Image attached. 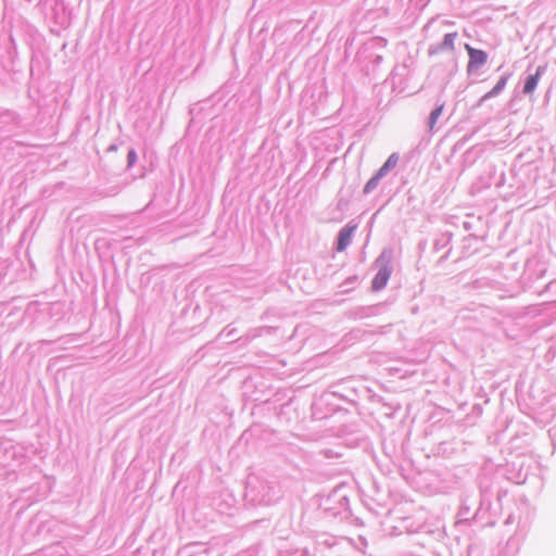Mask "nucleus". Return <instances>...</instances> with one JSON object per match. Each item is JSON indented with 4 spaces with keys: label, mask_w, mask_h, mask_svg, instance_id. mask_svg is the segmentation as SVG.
Returning <instances> with one entry per match:
<instances>
[{
    "label": "nucleus",
    "mask_w": 556,
    "mask_h": 556,
    "mask_svg": "<svg viewBox=\"0 0 556 556\" xmlns=\"http://www.w3.org/2000/svg\"><path fill=\"white\" fill-rule=\"evenodd\" d=\"M465 49L468 52L469 55V62H468V71L471 72L472 70H477L488 61V55L484 51L478 50L469 46L468 43L465 45Z\"/></svg>",
    "instance_id": "obj_1"
},
{
    "label": "nucleus",
    "mask_w": 556,
    "mask_h": 556,
    "mask_svg": "<svg viewBox=\"0 0 556 556\" xmlns=\"http://www.w3.org/2000/svg\"><path fill=\"white\" fill-rule=\"evenodd\" d=\"M390 276L391 269L387 266L382 267L372 279V289L376 291L382 289L387 285Z\"/></svg>",
    "instance_id": "obj_2"
},
{
    "label": "nucleus",
    "mask_w": 556,
    "mask_h": 556,
    "mask_svg": "<svg viewBox=\"0 0 556 556\" xmlns=\"http://www.w3.org/2000/svg\"><path fill=\"white\" fill-rule=\"evenodd\" d=\"M543 71L544 68L542 66H539L536 68V72L535 74L533 75H530L526 83H525V87H523V92L527 93V94H531L534 92L538 84H539V80H540V77L541 75L543 74Z\"/></svg>",
    "instance_id": "obj_3"
},
{
    "label": "nucleus",
    "mask_w": 556,
    "mask_h": 556,
    "mask_svg": "<svg viewBox=\"0 0 556 556\" xmlns=\"http://www.w3.org/2000/svg\"><path fill=\"white\" fill-rule=\"evenodd\" d=\"M354 227H345L343 228L339 233V240H338V251H343L345 248L350 244L351 237L353 233Z\"/></svg>",
    "instance_id": "obj_4"
},
{
    "label": "nucleus",
    "mask_w": 556,
    "mask_h": 556,
    "mask_svg": "<svg viewBox=\"0 0 556 556\" xmlns=\"http://www.w3.org/2000/svg\"><path fill=\"white\" fill-rule=\"evenodd\" d=\"M506 83H507V78H506V77H502V78L496 83V85L492 88V90H490V91L484 96V98H490V97H494V96L498 94V93L504 89V87L506 86Z\"/></svg>",
    "instance_id": "obj_5"
},
{
    "label": "nucleus",
    "mask_w": 556,
    "mask_h": 556,
    "mask_svg": "<svg viewBox=\"0 0 556 556\" xmlns=\"http://www.w3.org/2000/svg\"><path fill=\"white\" fill-rule=\"evenodd\" d=\"M442 111H443V105H440L439 108H437L434 111L431 112L430 114V121H429V127H430V130H432L437 124V121L438 118L441 116L442 114Z\"/></svg>",
    "instance_id": "obj_6"
},
{
    "label": "nucleus",
    "mask_w": 556,
    "mask_h": 556,
    "mask_svg": "<svg viewBox=\"0 0 556 556\" xmlns=\"http://www.w3.org/2000/svg\"><path fill=\"white\" fill-rule=\"evenodd\" d=\"M457 37V33H450L444 36L443 47L450 50L454 49V41Z\"/></svg>",
    "instance_id": "obj_7"
},
{
    "label": "nucleus",
    "mask_w": 556,
    "mask_h": 556,
    "mask_svg": "<svg viewBox=\"0 0 556 556\" xmlns=\"http://www.w3.org/2000/svg\"><path fill=\"white\" fill-rule=\"evenodd\" d=\"M378 182H379V179L374 176L371 179H369L367 181V184L364 188V191L369 192L370 190L375 189L377 187Z\"/></svg>",
    "instance_id": "obj_8"
},
{
    "label": "nucleus",
    "mask_w": 556,
    "mask_h": 556,
    "mask_svg": "<svg viewBox=\"0 0 556 556\" xmlns=\"http://www.w3.org/2000/svg\"><path fill=\"white\" fill-rule=\"evenodd\" d=\"M396 163H397V157L393 154L386 161V163L383 165L386 166V168L390 169V168L394 167L396 165Z\"/></svg>",
    "instance_id": "obj_9"
},
{
    "label": "nucleus",
    "mask_w": 556,
    "mask_h": 556,
    "mask_svg": "<svg viewBox=\"0 0 556 556\" xmlns=\"http://www.w3.org/2000/svg\"><path fill=\"white\" fill-rule=\"evenodd\" d=\"M389 172L388 168H386L384 165H382L380 167V169L377 172V174L375 175L376 178H378L379 180Z\"/></svg>",
    "instance_id": "obj_10"
},
{
    "label": "nucleus",
    "mask_w": 556,
    "mask_h": 556,
    "mask_svg": "<svg viewBox=\"0 0 556 556\" xmlns=\"http://www.w3.org/2000/svg\"><path fill=\"white\" fill-rule=\"evenodd\" d=\"M136 161V153L135 151H130L128 153V162H129V165H132Z\"/></svg>",
    "instance_id": "obj_11"
}]
</instances>
